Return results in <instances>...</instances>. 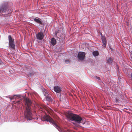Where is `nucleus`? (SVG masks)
Listing matches in <instances>:
<instances>
[{
    "mask_svg": "<svg viewBox=\"0 0 132 132\" xmlns=\"http://www.w3.org/2000/svg\"><path fill=\"white\" fill-rule=\"evenodd\" d=\"M25 104L26 106V110L24 111V115L26 116L27 120H30L32 119V113L30 107L31 104V101L28 99L26 98L25 100Z\"/></svg>",
    "mask_w": 132,
    "mask_h": 132,
    "instance_id": "1",
    "label": "nucleus"
},
{
    "mask_svg": "<svg viewBox=\"0 0 132 132\" xmlns=\"http://www.w3.org/2000/svg\"><path fill=\"white\" fill-rule=\"evenodd\" d=\"M67 117L68 119L76 122L78 123H80L82 120V118L79 115L72 113L68 114Z\"/></svg>",
    "mask_w": 132,
    "mask_h": 132,
    "instance_id": "2",
    "label": "nucleus"
},
{
    "mask_svg": "<svg viewBox=\"0 0 132 132\" xmlns=\"http://www.w3.org/2000/svg\"><path fill=\"white\" fill-rule=\"evenodd\" d=\"M42 120L43 121H46L49 122L53 124L60 132H62V131L60 127L49 116L47 115L44 116L43 117V118L42 119Z\"/></svg>",
    "mask_w": 132,
    "mask_h": 132,
    "instance_id": "3",
    "label": "nucleus"
},
{
    "mask_svg": "<svg viewBox=\"0 0 132 132\" xmlns=\"http://www.w3.org/2000/svg\"><path fill=\"white\" fill-rule=\"evenodd\" d=\"M9 41V46L11 48L14 50L15 49V45L14 44V39L11 36L9 35L8 36Z\"/></svg>",
    "mask_w": 132,
    "mask_h": 132,
    "instance_id": "4",
    "label": "nucleus"
},
{
    "mask_svg": "<svg viewBox=\"0 0 132 132\" xmlns=\"http://www.w3.org/2000/svg\"><path fill=\"white\" fill-rule=\"evenodd\" d=\"M85 53L84 52H80L79 53L78 55V58L80 60H83L85 58Z\"/></svg>",
    "mask_w": 132,
    "mask_h": 132,
    "instance_id": "5",
    "label": "nucleus"
},
{
    "mask_svg": "<svg viewBox=\"0 0 132 132\" xmlns=\"http://www.w3.org/2000/svg\"><path fill=\"white\" fill-rule=\"evenodd\" d=\"M54 91L57 93H60L62 90V88L58 86H55L54 87Z\"/></svg>",
    "mask_w": 132,
    "mask_h": 132,
    "instance_id": "6",
    "label": "nucleus"
},
{
    "mask_svg": "<svg viewBox=\"0 0 132 132\" xmlns=\"http://www.w3.org/2000/svg\"><path fill=\"white\" fill-rule=\"evenodd\" d=\"M36 37L38 39L41 40L44 37V34L42 32H39L37 34Z\"/></svg>",
    "mask_w": 132,
    "mask_h": 132,
    "instance_id": "7",
    "label": "nucleus"
},
{
    "mask_svg": "<svg viewBox=\"0 0 132 132\" xmlns=\"http://www.w3.org/2000/svg\"><path fill=\"white\" fill-rule=\"evenodd\" d=\"M37 106L38 109L41 111H43L44 109H46L47 108L43 104H37Z\"/></svg>",
    "mask_w": 132,
    "mask_h": 132,
    "instance_id": "8",
    "label": "nucleus"
},
{
    "mask_svg": "<svg viewBox=\"0 0 132 132\" xmlns=\"http://www.w3.org/2000/svg\"><path fill=\"white\" fill-rule=\"evenodd\" d=\"M7 9L8 8L6 5H3L0 8V12L2 13L5 12L7 11Z\"/></svg>",
    "mask_w": 132,
    "mask_h": 132,
    "instance_id": "9",
    "label": "nucleus"
},
{
    "mask_svg": "<svg viewBox=\"0 0 132 132\" xmlns=\"http://www.w3.org/2000/svg\"><path fill=\"white\" fill-rule=\"evenodd\" d=\"M101 39H102V43L103 44V46L105 47L107 43V42L106 40V38L104 37H102Z\"/></svg>",
    "mask_w": 132,
    "mask_h": 132,
    "instance_id": "10",
    "label": "nucleus"
},
{
    "mask_svg": "<svg viewBox=\"0 0 132 132\" xmlns=\"http://www.w3.org/2000/svg\"><path fill=\"white\" fill-rule=\"evenodd\" d=\"M34 20L35 22L39 24H42V22L41 21V20L39 18H38V19L34 18Z\"/></svg>",
    "mask_w": 132,
    "mask_h": 132,
    "instance_id": "11",
    "label": "nucleus"
},
{
    "mask_svg": "<svg viewBox=\"0 0 132 132\" xmlns=\"http://www.w3.org/2000/svg\"><path fill=\"white\" fill-rule=\"evenodd\" d=\"M51 44L53 46L55 45L56 43V40L54 38H52L51 41Z\"/></svg>",
    "mask_w": 132,
    "mask_h": 132,
    "instance_id": "12",
    "label": "nucleus"
},
{
    "mask_svg": "<svg viewBox=\"0 0 132 132\" xmlns=\"http://www.w3.org/2000/svg\"><path fill=\"white\" fill-rule=\"evenodd\" d=\"M44 94L45 96V97H47L49 95L48 94V93L46 90L45 89H44Z\"/></svg>",
    "mask_w": 132,
    "mask_h": 132,
    "instance_id": "13",
    "label": "nucleus"
},
{
    "mask_svg": "<svg viewBox=\"0 0 132 132\" xmlns=\"http://www.w3.org/2000/svg\"><path fill=\"white\" fill-rule=\"evenodd\" d=\"M93 55L95 56H97L98 55V51H94L93 52Z\"/></svg>",
    "mask_w": 132,
    "mask_h": 132,
    "instance_id": "14",
    "label": "nucleus"
},
{
    "mask_svg": "<svg viewBox=\"0 0 132 132\" xmlns=\"http://www.w3.org/2000/svg\"><path fill=\"white\" fill-rule=\"evenodd\" d=\"M45 97L47 101H52V98L51 97H50L48 96Z\"/></svg>",
    "mask_w": 132,
    "mask_h": 132,
    "instance_id": "15",
    "label": "nucleus"
},
{
    "mask_svg": "<svg viewBox=\"0 0 132 132\" xmlns=\"http://www.w3.org/2000/svg\"><path fill=\"white\" fill-rule=\"evenodd\" d=\"M112 59L110 58L108 60L107 62L108 63H112Z\"/></svg>",
    "mask_w": 132,
    "mask_h": 132,
    "instance_id": "16",
    "label": "nucleus"
},
{
    "mask_svg": "<svg viewBox=\"0 0 132 132\" xmlns=\"http://www.w3.org/2000/svg\"><path fill=\"white\" fill-rule=\"evenodd\" d=\"M19 96V95H14L12 97V99H16L17 97H18Z\"/></svg>",
    "mask_w": 132,
    "mask_h": 132,
    "instance_id": "17",
    "label": "nucleus"
},
{
    "mask_svg": "<svg viewBox=\"0 0 132 132\" xmlns=\"http://www.w3.org/2000/svg\"><path fill=\"white\" fill-rule=\"evenodd\" d=\"M65 62L67 64H69L70 63V62L69 60H67L65 61Z\"/></svg>",
    "mask_w": 132,
    "mask_h": 132,
    "instance_id": "18",
    "label": "nucleus"
},
{
    "mask_svg": "<svg viewBox=\"0 0 132 132\" xmlns=\"http://www.w3.org/2000/svg\"><path fill=\"white\" fill-rule=\"evenodd\" d=\"M3 63V62L0 60V64H2Z\"/></svg>",
    "mask_w": 132,
    "mask_h": 132,
    "instance_id": "19",
    "label": "nucleus"
},
{
    "mask_svg": "<svg viewBox=\"0 0 132 132\" xmlns=\"http://www.w3.org/2000/svg\"><path fill=\"white\" fill-rule=\"evenodd\" d=\"M12 97H9V98H10V99L11 100H13V99H12Z\"/></svg>",
    "mask_w": 132,
    "mask_h": 132,
    "instance_id": "20",
    "label": "nucleus"
},
{
    "mask_svg": "<svg viewBox=\"0 0 132 132\" xmlns=\"http://www.w3.org/2000/svg\"><path fill=\"white\" fill-rule=\"evenodd\" d=\"M96 78L97 79H100V77H97L96 76Z\"/></svg>",
    "mask_w": 132,
    "mask_h": 132,
    "instance_id": "21",
    "label": "nucleus"
},
{
    "mask_svg": "<svg viewBox=\"0 0 132 132\" xmlns=\"http://www.w3.org/2000/svg\"><path fill=\"white\" fill-rule=\"evenodd\" d=\"M20 102V101H18L17 102L18 103H19Z\"/></svg>",
    "mask_w": 132,
    "mask_h": 132,
    "instance_id": "22",
    "label": "nucleus"
}]
</instances>
